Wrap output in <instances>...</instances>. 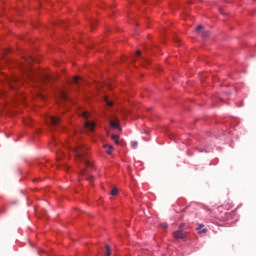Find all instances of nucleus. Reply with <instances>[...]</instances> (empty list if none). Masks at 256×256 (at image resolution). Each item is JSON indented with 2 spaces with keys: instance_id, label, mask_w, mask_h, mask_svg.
Wrapping results in <instances>:
<instances>
[{
  "instance_id": "obj_3",
  "label": "nucleus",
  "mask_w": 256,
  "mask_h": 256,
  "mask_svg": "<svg viewBox=\"0 0 256 256\" xmlns=\"http://www.w3.org/2000/svg\"><path fill=\"white\" fill-rule=\"evenodd\" d=\"M46 123L51 127H57L61 123V119L57 116H48L46 117Z\"/></svg>"
},
{
  "instance_id": "obj_18",
  "label": "nucleus",
  "mask_w": 256,
  "mask_h": 256,
  "mask_svg": "<svg viewBox=\"0 0 256 256\" xmlns=\"http://www.w3.org/2000/svg\"><path fill=\"white\" fill-rule=\"evenodd\" d=\"M137 145H138L137 141L131 142V147H132L133 149H137Z\"/></svg>"
},
{
  "instance_id": "obj_24",
  "label": "nucleus",
  "mask_w": 256,
  "mask_h": 256,
  "mask_svg": "<svg viewBox=\"0 0 256 256\" xmlns=\"http://www.w3.org/2000/svg\"><path fill=\"white\" fill-rule=\"evenodd\" d=\"M136 56H137V57H141V51L138 50V51L136 52Z\"/></svg>"
},
{
  "instance_id": "obj_7",
  "label": "nucleus",
  "mask_w": 256,
  "mask_h": 256,
  "mask_svg": "<svg viewBox=\"0 0 256 256\" xmlns=\"http://www.w3.org/2000/svg\"><path fill=\"white\" fill-rule=\"evenodd\" d=\"M17 81H19V80L15 77L8 78V85H9L10 89H15V83H17Z\"/></svg>"
},
{
  "instance_id": "obj_25",
  "label": "nucleus",
  "mask_w": 256,
  "mask_h": 256,
  "mask_svg": "<svg viewBox=\"0 0 256 256\" xmlns=\"http://www.w3.org/2000/svg\"><path fill=\"white\" fill-rule=\"evenodd\" d=\"M88 181H93V176H89Z\"/></svg>"
},
{
  "instance_id": "obj_5",
  "label": "nucleus",
  "mask_w": 256,
  "mask_h": 256,
  "mask_svg": "<svg viewBox=\"0 0 256 256\" xmlns=\"http://www.w3.org/2000/svg\"><path fill=\"white\" fill-rule=\"evenodd\" d=\"M110 127H112V129H118L119 131H121V126H119V119L117 118H112L110 119Z\"/></svg>"
},
{
  "instance_id": "obj_22",
  "label": "nucleus",
  "mask_w": 256,
  "mask_h": 256,
  "mask_svg": "<svg viewBox=\"0 0 256 256\" xmlns=\"http://www.w3.org/2000/svg\"><path fill=\"white\" fill-rule=\"evenodd\" d=\"M81 175H87V172L85 169L81 168Z\"/></svg>"
},
{
  "instance_id": "obj_11",
  "label": "nucleus",
  "mask_w": 256,
  "mask_h": 256,
  "mask_svg": "<svg viewBox=\"0 0 256 256\" xmlns=\"http://www.w3.org/2000/svg\"><path fill=\"white\" fill-rule=\"evenodd\" d=\"M73 83H75V85H81V77H74L73 78Z\"/></svg>"
},
{
  "instance_id": "obj_13",
  "label": "nucleus",
  "mask_w": 256,
  "mask_h": 256,
  "mask_svg": "<svg viewBox=\"0 0 256 256\" xmlns=\"http://www.w3.org/2000/svg\"><path fill=\"white\" fill-rule=\"evenodd\" d=\"M201 37H203L204 39H207V37H209V31L201 32Z\"/></svg>"
},
{
  "instance_id": "obj_20",
  "label": "nucleus",
  "mask_w": 256,
  "mask_h": 256,
  "mask_svg": "<svg viewBox=\"0 0 256 256\" xmlns=\"http://www.w3.org/2000/svg\"><path fill=\"white\" fill-rule=\"evenodd\" d=\"M183 227H185V223L180 224L178 230L183 231Z\"/></svg>"
},
{
  "instance_id": "obj_16",
  "label": "nucleus",
  "mask_w": 256,
  "mask_h": 256,
  "mask_svg": "<svg viewBox=\"0 0 256 256\" xmlns=\"http://www.w3.org/2000/svg\"><path fill=\"white\" fill-rule=\"evenodd\" d=\"M106 104L108 107H113V101H109V99L105 98Z\"/></svg>"
},
{
  "instance_id": "obj_12",
  "label": "nucleus",
  "mask_w": 256,
  "mask_h": 256,
  "mask_svg": "<svg viewBox=\"0 0 256 256\" xmlns=\"http://www.w3.org/2000/svg\"><path fill=\"white\" fill-rule=\"evenodd\" d=\"M25 61H26V63H28V65H31L33 63L34 59H33V57L28 56L25 58Z\"/></svg>"
},
{
  "instance_id": "obj_2",
  "label": "nucleus",
  "mask_w": 256,
  "mask_h": 256,
  "mask_svg": "<svg viewBox=\"0 0 256 256\" xmlns=\"http://www.w3.org/2000/svg\"><path fill=\"white\" fill-rule=\"evenodd\" d=\"M28 79H30V81H38L37 88L43 89V88H41V83H43L44 85H46V83H53V81H55V79H56V76L44 75L38 79L34 75L29 74Z\"/></svg>"
},
{
  "instance_id": "obj_21",
  "label": "nucleus",
  "mask_w": 256,
  "mask_h": 256,
  "mask_svg": "<svg viewBox=\"0 0 256 256\" xmlns=\"http://www.w3.org/2000/svg\"><path fill=\"white\" fill-rule=\"evenodd\" d=\"M62 99H67V94L65 92H61Z\"/></svg>"
},
{
  "instance_id": "obj_19",
  "label": "nucleus",
  "mask_w": 256,
  "mask_h": 256,
  "mask_svg": "<svg viewBox=\"0 0 256 256\" xmlns=\"http://www.w3.org/2000/svg\"><path fill=\"white\" fill-rule=\"evenodd\" d=\"M202 29H203L202 25L197 26V28H196L197 33H199Z\"/></svg>"
},
{
  "instance_id": "obj_26",
  "label": "nucleus",
  "mask_w": 256,
  "mask_h": 256,
  "mask_svg": "<svg viewBox=\"0 0 256 256\" xmlns=\"http://www.w3.org/2000/svg\"><path fill=\"white\" fill-rule=\"evenodd\" d=\"M143 60L146 61V63H148V60H147V59L143 58Z\"/></svg>"
},
{
  "instance_id": "obj_23",
  "label": "nucleus",
  "mask_w": 256,
  "mask_h": 256,
  "mask_svg": "<svg viewBox=\"0 0 256 256\" xmlns=\"http://www.w3.org/2000/svg\"><path fill=\"white\" fill-rule=\"evenodd\" d=\"M161 227L166 230V229H167V224H166V223H162V224H161Z\"/></svg>"
},
{
  "instance_id": "obj_10",
  "label": "nucleus",
  "mask_w": 256,
  "mask_h": 256,
  "mask_svg": "<svg viewBox=\"0 0 256 256\" xmlns=\"http://www.w3.org/2000/svg\"><path fill=\"white\" fill-rule=\"evenodd\" d=\"M104 254L105 256H111V248L109 247V245H106Z\"/></svg>"
},
{
  "instance_id": "obj_1",
  "label": "nucleus",
  "mask_w": 256,
  "mask_h": 256,
  "mask_svg": "<svg viewBox=\"0 0 256 256\" xmlns=\"http://www.w3.org/2000/svg\"><path fill=\"white\" fill-rule=\"evenodd\" d=\"M73 153H75L76 163H83L85 167H93V163L87 157V148L82 144H77L75 147H71Z\"/></svg>"
},
{
  "instance_id": "obj_8",
  "label": "nucleus",
  "mask_w": 256,
  "mask_h": 256,
  "mask_svg": "<svg viewBox=\"0 0 256 256\" xmlns=\"http://www.w3.org/2000/svg\"><path fill=\"white\" fill-rule=\"evenodd\" d=\"M198 233L201 234V233H207V229H205V225L204 224H199L198 228Z\"/></svg>"
},
{
  "instance_id": "obj_9",
  "label": "nucleus",
  "mask_w": 256,
  "mask_h": 256,
  "mask_svg": "<svg viewBox=\"0 0 256 256\" xmlns=\"http://www.w3.org/2000/svg\"><path fill=\"white\" fill-rule=\"evenodd\" d=\"M111 139H112V141H114V143H115L116 145H119V135L113 134V135L111 136Z\"/></svg>"
},
{
  "instance_id": "obj_15",
  "label": "nucleus",
  "mask_w": 256,
  "mask_h": 256,
  "mask_svg": "<svg viewBox=\"0 0 256 256\" xmlns=\"http://www.w3.org/2000/svg\"><path fill=\"white\" fill-rule=\"evenodd\" d=\"M118 193H119V189H117V188H113L111 191V195H113V196L118 195Z\"/></svg>"
},
{
  "instance_id": "obj_4",
  "label": "nucleus",
  "mask_w": 256,
  "mask_h": 256,
  "mask_svg": "<svg viewBox=\"0 0 256 256\" xmlns=\"http://www.w3.org/2000/svg\"><path fill=\"white\" fill-rule=\"evenodd\" d=\"M174 239H181L182 241H187V232L183 230H177L173 233Z\"/></svg>"
},
{
  "instance_id": "obj_6",
  "label": "nucleus",
  "mask_w": 256,
  "mask_h": 256,
  "mask_svg": "<svg viewBox=\"0 0 256 256\" xmlns=\"http://www.w3.org/2000/svg\"><path fill=\"white\" fill-rule=\"evenodd\" d=\"M84 129H86V131H95V122L86 120L84 123Z\"/></svg>"
},
{
  "instance_id": "obj_17",
  "label": "nucleus",
  "mask_w": 256,
  "mask_h": 256,
  "mask_svg": "<svg viewBox=\"0 0 256 256\" xmlns=\"http://www.w3.org/2000/svg\"><path fill=\"white\" fill-rule=\"evenodd\" d=\"M108 155H111L113 153V146H108V150L106 151Z\"/></svg>"
},
{
  "instance_id": "obj_14",
  "label": "nucleus",
  "mask_w": 256,
  "mask_h": 256,
  "mask_svg": "<svg viewBox=\"0 0 256 256\" xmlns=\"http://www.w3.org/2000/svg\"><path fill=\"white\" fill-rule=\"evenodd\" d=\"M91 114L89 113V112H86V111H83L82 112V117H84L85 119H89V116H90Z\"/></svg>"
}]
</instances>
